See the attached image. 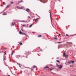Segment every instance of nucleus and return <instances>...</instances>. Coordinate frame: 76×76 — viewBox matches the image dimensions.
<instances>
[{"mask_svg": "<svg viewBox=\"0 0 76 76\" xmlns=\"http://www.w3.org/2000/svg\"><path fill=\"white\" fill-rule=\"evenodd\" d=\"M22 34V31H19V34Z\"/></svg>", "mask_w": 76, "mask_h": 76, "instance_id": "nucleus-20", "label": "nucleus"}, {"mask_svg": "<svg viewBox=\"0 0 76 76\" xmlns=\"http://www.w3.org/2000/svg\"><path fill=\"white\" fill-rule=\"evenodd\" d=\"M55 68H52V70H53L54 69H55Z\"/></svg>", "mask_w": 76, "mask_h": 76, "instance_id": "nucleus-27", "label": "nucleus"}, {"mask_svg": "<svg viewBox=\"0 0 76 76\" xmlns=\"http://www.w3.org/2000/svg\"><path fill=\"white\" fill-rule=\"evenodd\" d=\"M38 37H41V35H38Z\"/></svg>", "mask_w": 76, "mask_h": 76, "instance_id": "nucleus-22", "label": "nucleus"}, {"mask_svg": "<svg viewBox=\"0 0 76 76\" xmlns=\"http://www.w3.org/2000/svg\"><path fill=\"white\" fill-rule=\"evenodd\" d=\"M18 56L19 57H20V55H18Z\"/></svg>", "mask_w": 76, "mask_h": 76, "instance_id": "nucleus-36", "label": "nucleus"}, {"mask_svg": "<svg viewBox=\"0 0 76 76\" xmlns=\"http://www.w3.org/2000/svg\"><path fill=\"white\" fill-rule=\"evenodd\" d=\"M20 45H22L23 44H22V43L20 42Z\"/></svg>", "mask_w": 76, "mask_h": 76, "instance_id": "nucleus-25", "label": "nucleus"}, {"mask_svg": "<svg viewBox=\"0 0 76 76\" xmlns=\"http://www.w3.org/2000/svg\"><path fill=\"white\" fill-rule=\"evenodd\" d=\"M66 36L67 37H69V35L67 34H66Z\"/></svg>", "mask_w": 76, "mask_h": 76, "instance_id": "nucleus-29", "label": "nucleus"}, {"mask_svg": "<svg viewBox=\"0 0 76 76\" xmlns=\"http://www.w3.org/2000/svg\"><path fill=\"white\" fill-rule=\"evenodd\" d=\"M12 26H14V23L13 22L12 23Z\"/></svg>", "mask_w": 76, "mask_h": 76, "instance_id": "nucleus-13", "label": "nucleus"}, {"mask_svg": "<svg viewBox=\"0 0 76 76\" xmlns=\"http://www.w3.org/2000/svg\"><path fill=\"white\" fill-rule=\"evenodd\" d=\"M61 34H58V36H60V35H61Z\"/></svg>", "mask_w": 76, "mask_h": 76, "instance_id": "nucleus-39", "label": "nucleus"}, {"mask_svg": "<svg viewBox=\"0 0 76 76\" xmlns=\"http://www.w3.org/2000/svg\"><path fill=\"white\" fill-rule=\"evenodd\" d=\"M67 57H68V55H66L65 56V58H67Z\"/></svg>", "mask_w": 76, "mask_h": 76, "instance_id": "nucleus-16", "label": "nucleus"}, {"mask_svg": "<svg viewBox=\"0 0 76 76\" xmlns=\"http://www.w3.org/2000/svg\"><path fill=\"white\" fill-rule=\"evenodd\" d=\"M58 44H60L61 42H58Z\"/></svg>", "mask_w": 76, "mask_h": 76, "instance_id": "nucleus-35", "label": "nucleus"}, {"mask_svg": "<svg viewBox=\"0 0 76 76\" xmlns=\"http://www.w3.org/2000/svg\"><path fill=\"white\" fill-rule=\"evenodd\" d=\"M3 4H5V3L4 2H3Z\"/></svg>", "mask_w": 76, "mask_h": 76, "instance_id": "nucleus-33", "label": "nucleus"}, {"mask_svg": "<svg viewBox=\"0 0 76 76\" xmlns=\"http://www.w3.org/2000/svg\"><path fill=\"white\" fill-rule=\"evenodd\" d=\"M65 64H66V65H69V64H67V63H65Z\"/></svg>", "mask_w": 76, "mask_h": 76, "instance_id": "nucleus-31", "label": "nucleus"}, {"mask_svg": "<svg viewBox=\"0 0 76 76\" xmlns=\"http://www.w3.org/2000/svg\"><path fill=\"white\" fill-rule=\"evenodd\" d=\"M22 2H23V1L21 0V1H19L18 2V3H22Z\"/></svg>", "mask_w": 76, "mask_h": 76, "instance_id": "nucleus-18", "label": "nucleus"}, {"mask_svg": "<svg viewBox=\"0 0 76 76\" xmlns=\"http://www.w3.org/2000/svg\"><path fill=\"white\" fill-rule=\"evenodd\" d=\"M50 18L51 22H52V19H51V13H50Z\"/></svg>", "mask_w": 76, "mask_h": 76, "instance_id": "nucleus-7", "label": "nucleus"}, {"mask_svg": "<svg viewBox=\"0 0 76 76\" xmlns=\"http://www.w3.org/2000/svg\"><path fill=\"white\" fill-rule=\"evenodd\" d=\"M40 51H42V50H40Z\"/></svg>", "mask_w": 76, "mask_h": 76, "instance_id": "nucleus-45", "label": "nucleus"}, {"mask_svg": "<svg viewBox=\"0 0 76 76\" xmlns=\"http://www.w3.org/2000/svg\"><path fill=\"white\" fill-rule=\"evenodd\" d=\"M74 76H76V75H75Z\"/></svg>", "mask_w": 76, "mask_h": 76, "instance_id": "nucleus-48", "label": "nucleus"}, {"mask_svg": "<svg viewBox=\"0 0 76 76\" xmlns=\"http://www.w3.org/2000/svg\"><path fill=\"white\" fill-rule=\"evenodd\" d=\"M56 62H57V63H60V62L58 61V60H56Z\"/></svg>", "mask_w": 76, "mask_h": 76, "instance_id": "nucleus-11", "label": "nucleus"}, {"mask_svg": "<svg viewBox=\"0 0 76 76\" xmlns=\"http://www.w3.org/2000/svg\"><path fill=\"white\" fill-rule=\"evenodd\" d=\"M22 26H26L25 25H23Z\"/></svg>", "mask_w": 76, "mask_h": 76, "instance_id": "nucleus-30", "label": "nucleus"}, {"mask_svg": "<svg viewBox=\"0 0 76 76\" xmlns=\"http://www.w3.org/2000/svg\"><path fill=\"white\" fill-rule=\"evenodd\" d=\"M28 18H30V16H28Z\"/></svg>", "mask_w": 76, "mask_h": 76, "instance_id": "nucleus-42", "label": "nucleus"}, {"mask_svg": "<svg viewBox=\"0 0 76 76\" xmlns=\"http://www.w3.org/2000/svg\"><path fill=\"white\" fill-rule=\"evenodd\" d=\"M26 58H27V56H26Z\"/></svg>", "mask_w": 76, "mask_h": 76, "instance_id": "nucleus-49", "label": "nucleus"}, {"mask_svg": "<svg viewBox=\"0 0 76 76\" xmlns=\"http://www.w3.org/2000/svg\"><path fill=\"white\" fill-rule=\"evenodd\" d=\"M56 65L57 67H58L59 68V69H62V66H61V65H58L57 64H56Z\"/></svg>", "mask_w": 76, "mask_h": 76, "instance_id": "nucleus-1", "label": "nucleus"}, {"mask_svg": "<svg viewBox=\"0 0 76 76\" xmlns=\"http://www.w3.org/2000/svg\"><path fill=\"white\" fill-rule=\"evenodd\" d=\"M2 15H7V14H6V13L5 12H4Z\"/></svg>", "mask_w": 76, "mask_h": 76, "instance_id": "nucleus-8", "label": "nucleus"}, {"mask_svg": "<svg viewBox=\"0 0 76 76\" xmlns=\"http://www.w3.org/2000/svg\"><path fill=\"white\" fill-rule=\"evenodd\" d=\"M19 66L20 67H21V66H20V65H19Z\"/></svg>", "mask_w": 76, "mask_h": 76, "instance_id": "nucleus-37", "label": "nucleus"}, {"mask_svg": "<svg viewBox=\"0 0 76 76\" xmlns=\"http://www.w3.org/2000/svg\"><path fill=\"white\" fill-rule=\"evenodd\" d=\"M0 53H1V52H0Z\"/></svg>", "mask_w": 76, "mask_h": 76, "instance_id": "nucleus-50", "label": "nucleus"}, {"mask_svg": "<svg viewBox=\"0 0 76 76\" xmlns=\"http://www.w3.org/2000/svg\"><path fill=\"white\" fill-rule=\"evenodd\" d=\"M57 59H58V57L57 58Z\"/></svg>", "mask_w": 76, "mask_h": 76, "instance_id": "nucleus-43", "label": "nucleus"}, {"mask_svg": "<svg viewBox=\"0 0 76 76\" xmlns=\"http://www.w3.org/2000/svg\"><path fill=\"white\" fill-rule=\"evenodd\" d=\"M21 31H23V30H21Z\"/></svg>", "mask_w": 76, "mask_h": 76, "instance_id": "nucleus-44", "label": "nucleus"}, {"mask_svg": "<svg viewBox=\"0 0 76 76\" xmlns=\"http://www.w3.org/2000/svg\"><path fill=\"white\" fill-rule=\"evenodd\" d=\"M39 0L41 2H42V3H45V2H47V1L48 0Z\"/></svg>", "mask_w": 76, "mask_h": 76, "instance_id": "nucleus-2", "label": "nucleus"}, {"mask_svg": "<svg viewBox=\"0 0 76 76\" xmlns=\"http://www.w3.org/2000/svg\"><path fill=\"white\" fill-rule=\"evenodd\" d=\"M36 66L35 65H34L32 67H33V68H35L36 67Z\"/></svg>", "mask_w": 76, "mask_h": 76, "instance_id": "nucleus-17", "label": "nucleus"}, {"mask_svg": "<svg viewBox=\"0 0 76 76\" xmlns=\"http://www.w3.org/2000/svg\"><path fill=\"white\" fill-rule=\"evenodd\" d=\"M10 72H11V73H12V70H11V69H10Z\"/></svg>", "mask_w": 76, "mask_h": 76, "instance_id": "nucleus-41", "label": "nucleus"}, {"mask_svg": "<svg viewBox=\"0 0 76 76\" xmlns=\"http://www.w3.org/2000/svg\"><path fill=\"white\" fill-rule=\"evenodd\" d=\"M53 38L54 39H57V38L56 37H54Z\"/></svg>", "mask_w": 76, "mask_h": 76, "instance_id": "nucleus-21", "label": "nucleus"}, {"mask_svg": "<svg viewBox=\"0 0 76 76\" xmlns=\"http://www.w3.org/2000/svg\"><path fill=\"white\" fill-rule=\"evenodd\" d=\"M23 57H24V56H23Z\"/></svg>", "mask_w": 76, "mask_h": 76, "instance_id": "nucleus-51", "label": "nucleus"}, {"mask_svg": "<svg viewBox=\"0 0 76 76\" xmlns=\"http://www.w3.org/2000/svg\"><path fill=\"white\" fill-rule=\"evenodd\" d=\"M10 69H12V68L10 67Z\"/></svg>", "mask_w": 76, "mask_h": 76, "instance_id": "nucleus-46", "label": "nucleus"}, {"mask_svg": "<svg viewBox=\"0 0 76 76\" xmlns=\"http://www.w3.org/2000/svg\"><path fill=\"white\" fill-rule=\"evenodd\" d=\"M50 71H51V70H53L52 68H50Z\"/></svg>", "mask_w": 76, "mask_h": 76, "instance_id": "nucleus-24", "label": "nucleus"}, {"mask_svg": "<svg viewBox=\"0 0 76 76\" xmlns=\"http://www.w3.org/2000/svg\"><path fill=\"white\" fill-rule=\"evenodd\" d=\"M4 60H6V58H4Z\"/></svg>", "mask_w": 76, "mask_h": 76, "instance_id": "nucleus-34", "label": "nucleus"}, {"mask_svg": "<svg viewBox=\"0 0 76 76\" xmlns=\"http://www.w3.org/2000/svg\"><path fill=\"white\" fill-rule=\"evenodd\" d=\"M21 22H22L26 23V21H25V20H22L21 21Z\"/></svg>", "mask_w": 76, "mask_h": 76, "instance_id": "nucleus-9", "label": "nucleus"}, {"mask_svg": "<svg viewBox=\"0 0 76 76\" xmlns=\"http://www.w3.org/2000/svg\"><path fill=\"white\" fill-rule=\"evenodd\" d=\"M38 56H40L39 55H38Z\"/></svg>", "mask_w": 76, "mask_h": 76, "instance_id": "nucleus-47", "label": "nucleus"}, {"mask_svg": "<svg viewBox=\"0 0 76 76\" xmlns=\"http://www.w3.org/2000/svg\"><path fill=\"white\" fill-rule=\"evenodd\" d=\"M19 9H22V7H21V8H19Z\"/></svg>", "mask_w": 76, "mask_h": 76, "instance_id": "nucleus-38", "label": "nucleus"}, {"mask_svg": "<svg viewBox=\"0 0 76 76\" xmlns=\"http://www.w3.org/2000/svg\"><path fill=\"white\" fill-rule=\"evenodd\" d=\"M38 19V18H36L35 20V22H37V20Z\"/></svg>", "mask_w": 76, "mask_h": 76, "instance_id": "nucleus-19", "label": "nucleus"}, {"mask_svg": "<svg viewBox=\"0 0 76 76\" xmlns=\"http://www.w3.org/2000/svg\"><path fill=\"white\" fill-rule=\"evenodd\" d=\"M68 63L69 64H71V63H72V64H73L74 63H75V61H68Z\"/></svg>", "mask_w": 76, "mask_h": 76, "instance_id": "nucleus-3", "label": "nucleus"}, {"mask_svg": "<svg viewBox=\"0 0 76 76\" xmlns=\"http://www.w3.org/2000/svg\"><path fill=\"white\" fill-rule=\"evenodd\" d=\"M38 52H39V51H38Z\"/></svg>", "mask_w": 76, "mask_h": 76, "instance_id": "nucleus-55", "label": "nucleus"}, {"mask_svg": "<svg viewBox=\"0 0 76 76\" xmlns=\"http://www.w3.org/2000/svg\"><path fill=\"white\" fill-rule=\"evenodd\" d=\"M17 64H18V65H20V64L18 63H17Z\"/></svg>", "mask_w": 76, "mask_h": 76, "instance_id": "nucleus-32", "label": "nucleus"}, {"mask_svg": "<svg viewBox=\"0 0 76 76\" xmlns=\"http://www.w3.org/2000/svg\"><path fill=\"white\" fill-rule=\"evenodd\" d=\"M72 44V43H71Z\"/></svg>", "mask_w": 76, "mask_h": 76, "instance_id": "nucleus-52", "label": "nucleus"}, {"mask_svg": "<svg viewBox=\"0 0 76 76\" xmlns=\"http://www.w3.org/2000/svg\"><path fill=\"white\" fill-rule=\"evenodd\" d=\"M10 3L11 4H13V2H11Z\"/></svg>", "mask_w": 76, "mask_h": 76, "instance_id": "nucleus-28", "label": "nucleus"}, {"mask_svg": "<svg viewBox=\"0 0 76 76\" xmlns=\"http://www.w3.org/2000/svg\"><path fill=\"white\" fill-rule=\"evenodd\" d=\"M66 29H67V28H66Z\"/></svg>", "mask_w": 76, "mask_h": 76, "instance_id": "nucleus-53", "label": "nucleus"}, {"mask_svg": "<svg viewBox=\"0 0 76 76\" xmlns=\"http://www.w3.org/2000/svg\"><path fill=\"white\" fill-rule=\"evenodd\" d=\"M68 43L69 44H70V43H71V42H68Z\"/></svg>", "mask_w": 76, "mask_h": 76, "instance_id": "nucleus-40", "label": "nucleus"}, {"mask_svg": "<svg viewBox=\"0 0 76 76\" xmlns=\"http://www.w3.org/2000/svg\"><path fill=\"white\" fill-rule=\"evenodd\" d=\"M0 71H1V70H0Z\"/></svg>", "mask_w": 76, "mask_h": 76, "instance_id": "nucleus-54", "label": "nucleus"}, {"mask_svg": "<svg viewBox=\"0 0 76 76\" xmlns=\"http://www.w3.org/2000/svg\"><path fill=\"white\" fill-rule=\"evenodd\" d=\"M12 55H13V52H12L11 54V56H12Z\"/></svg>", "mask_w": 76, "mask_h": 76, "instance_id": "nucleus-23", "label": "nucleus"}, {"mask_svg": "<svg viewBox=\"0 0 76 76\" xmlns=\"http://www.w3.org/2000/svg\"><path fill=\"white\" fill-rule=\"evenodd\" d=\"M29 9L28 8H27L26 9V12H29Z\"/></svg>", "mask_w": 76, "mask_h": 76, "instance_id": "nucleus-5", "label": "nucleus"}, {"mask_svg": "<svg viewBox=\"0 0 76 76\" xmlns=\"http://www.w3.org/2000/svg\"><path fill=\"white\" fill-rule=\"evenodd\" d=\"M25 55H26V56H28V52H27L26 51L25 52Z\"/></svg>", "mask_w": 76, "mask_h": 76, "instance_id": "nucleus-6", "label": "nucleus"}, {"mask_svg": "<svg viewBox=\"0 0 76 76\" xmlns=\"http://www.w3.org/2000/svg\"><path fill=\"white\" fill-rule=\"evenodd\" d=\"M16 58H18V59H19V57L18 56V55H16L15 56Z\"/></svg>", "mask_w": 76, "mask_h": 76, "instance_id": "nucleus-10", "label": "nucleus"}, {"mask_svg": "<svg viewBox=\"0 0 76 76\" xmlns=\"http://www.w3.org/2000/svg\"><path fill=\"white\" fill-rule=\"evenodd\" d=\"M63 56L64 57L65 56V53L64 52L63 53Z\"/></svg>", "mask_w": 76, "mask_h": 76, "instance_id": "nucleus-15", "label": "nucleus"}, {"mask_svg": "<svg viewBox=\"0 0 76 76\" xmlns=\"http://www.w3.org/2000/svg\"><path fill=\"white\" fill-rule=\"evenodd\" d=\"M10 6H11V4H10L7 5L6 7V8H7V7H9Z\"/></svg>", "mask_w": 76, "mask_h": 76, "instance_id": "nucleus-4", "label": "nucleus"}, {"mask_svg": "<svg viewBox=\"0 0 76 76\" xmlns=\"http://www.w3.org/2000/svg\"><path fill=\"white\" fill-rule=\"evenodd\" d=\"M32 25H33L32 24L30 25V26L29 27V28H31V27L32 26Z\"/></svg>", "mask_w": 76, "mask_h": 76, "instance_id": "nucleus-14", "label": "nucleus"}, {"mask_svg": "<svg viewBox=\"0 0 76 76\" xmlns=\"http://www.w3.org/2000/svg\"><path fill=\"white\" fill-rule=\"evenodd\" d=\"M48 68H49V67L48 66H47L46 67H45L44 69H48Z\"/></svg>", "mask_w": 76, "mask_h": 76, "instance_id": "nucleus-12", "label": "nucleus"}, {"mask_svg": "<svg viewBox=\"0 0 76 76\" xmlns=\"http://www.w3.org/2000/svg\"><path fill=\"white\" fill-rule=\"evenodd\" d=\"M4 54L5 55H6V51L4 52Z\"/></svg>", "mask_w": 76, "mask_h": 76, "instance_id": "nucleus-26", "label": "nucleus"}]
</instances>
